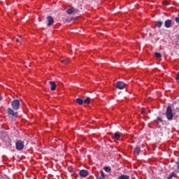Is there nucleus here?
I'll list each match as a JSON object with an SVG mask.
<instances>
[{
  "label": "nucleus",
  "mask_w": 179,
  "mask_h": 179,
  "mask_svg": "<svg viewBox=\"0 0 179 179\" xmlns=\"http://www.w3.org/2000/svg\"><path fill=\"white\" fill-rule=\"evenodd\" d=\"M166 117L168 121H173V117H174V114H173V109L171 106H168L166 111Z\"/></svg>",
  "instance_id": "f257e3e1"
},
{
  "label": "nucleus",
  "mask_w": 179,
  "mask_h": 179,
  "mask_svg": "<svg viewBox=\"0 0 179 179\" xmlns=\"http://www.w3.org/2000/svg\"><path fill=\"white\" fill-rule=\"evenodd\" d=\"M11 107L13 110H19V108H20V102L19 101V100L15 99L11 101Z\"/></svg>",
  "instance_id": "f03ea898"
},
{
  "label": "nucleus",
  "mask_w": 179,
  "mask_h": 179,
  "mask_svg": "<svg viewBox=\"0 0 179 179\" xmlns=\"http://www.w3.org/2000/svg\"><path fill=\"white\" fill-rule=\"evenodd\" d=\"M15 148L17 150H22L24 148V142L22 140H18L15 143Z\"/></svg>",
  "instance_id": "7ed1b4c3"
},
{
  "label": "nucleus",
  "mask_w": 179,
  "mask_h": 179,
  "mask_svg": "<svg viewBox=\"0 0 179 179\" xmlns=\"http://www.w3.org/2000/svg\"><path fill=\"white\" fill-rule=\"evenodd\" d=\"M7 111L10 118H16L17 117V112H15L12 108H8Z\"/></svg>",
  "instance_id": "20e7f679"
},
{
  "label": "nucleus",
  "mask_w": 179,
  "mask_h": 179,
  "mask_svg": "<svg viewBox=\"0 0 179 179\" xmlns=\"http://www.w3.org/2000/svg\"><path fill=\"white\" fill-rule=\"evenodd\" d=\"M116 87L120 90H122L125 87V83L122 81H118L116 83Z\"/></svg>",
  "instance_id": "39448f33"
},
{
  "label": "nucleus",
  "mask_w": 179,
  "mask_h": 179,
  "mask_svg": "<svg viewBox=\"0 0 179 179\" xmlns=\"http://www.w3.org/2000/svg\"><path fill=\"white\" fill-rule=\"evenodd\" d=\"M164 26L166 29H170L173 26V20H166L164 22Z\"/></svg>",
  "instance_id": "423d86ee"
},
{
  "label": "nucleus",
  "mask_w": 179,
  "mask_h": 179,
  "mask_svg": "<svg viewBox=\"0 0 179 179\" xmlns=\"http://www.w3.org/2000/svg\"><path fill=\"white\" fill-rule=\"evenodd\" d=\"M79 175L80 176V177H83V178L87 177L89 176V171H87V170L83 169L80 171Z\"/></svg>",
  "instance_id": "0eeeda50"
},
{
  "label": "nucleus",
  "mask_w": 179,
  "mask_h": 179,
  "mask_svg": "<svg viewBox=\"0 0 179 179\" xmlns=\"http://www.w3.org/2000/svg\"><path fill=\"white\" fill-rule=\"evenodd\" d=\"M47 26H52L54 24V18L51 15L47 17Z\"/></svg>",
  "instance_id": "6e6552de"
},
{
  "label": "nucleus",
  "mask_w": 179,
  "mask_h": 179,
  "mask_svg": "<svg viewBox=\"0 0 179 179\" xmlns=\"http://www.w3.org/2000/svg\"><path fill=\"white\" fill-rule=\"evenodd\" d=\"M49 83L50 85V90L54 91L57 89V85H55L54 81H50Z\"/></svg>",
  "instance_id": "1a4fd4ad"
},
{
  "label": "nucleus",
  "mask_w": 179,
  "mask_h": 179,
  "mask_svg": "<svg viewBox=\"0 0 179 179\" xmlns=\"http://www.w3.org/2000/svg\"><path fill=\"white\" fill-rule=\"evenodd\" d=\"M156 27H158V29H160L163 26V21H156L155 22Z\"/></svg>",
  "instance_id": "9d476101"
},
{
  "label": "nucleus",
  "mask_w": 179,
  "mask_h": 179,
  "mask_svg": "<svg viewBox=\"0 0 179 179\" xmlns=\"http://www.w3.org/2000/svg\"><path fill=\"white\" fill-rule=\"evenodd\" d=\"M66 13H68V15H72V13H75V8H69Z\"/></svg>",
  "instance_id": "9b49d317"
},
{
  "label": "nucleus",
  "mask_w": 179,
  "mask_h": 179,
  "mask_svg": "<svg viewBox=\"0 0 179 179\" xmlns=\"http://www.w3.org/2000/svg\"><path fill=\"white\" fill-rule=\"evenodd\" d=\"M139 153H141V148L139 147H136L134 148V154L135 155H139Z\"/></svg>",
  "instance_id": "f8f14e48"
},
{
  "label": "nucleus",
  "mask_w": 179,
  "mask_h": 179,
  "mask_svg": "<svg viewBox=\"0 0 179 179\" xmlns=\"http://www.w3.org/2000/svg\"><path fill=\"white\" fill-rule=\"evenodd\" d=\"M117 179H129V176L128 175H122L117 178Z\"/></svg>",
  "instance_id": "ddd939ff"
},
{
  "label": "nucleus",
  "mask_w": 179,
  "mask_h": 179,
  "mask_svg": "<svg viewBox=\"0 0 179 179\" xmlns=\"http://www.w3.org/2000/svg\"><path fill=\"white\" fill-rule=\"evenodd\" d=\"M76 102L78 103V104H80V106H82V104H83L84 101L83 99H80V98H78L76 99Z\"/></svg>",
  "instance_id": "4468645a"
},
{
  "label": "nucleus",
  "mask_w": 179,
  "mask_h": 179,
  "mask_svg": "<svg viewBox=\"0 0 179 179\" xmlns=\"http://www.w3.org/2000/svg\"><path fill=\"white\" fill-rule=\"evenodd\" d=\"M114 138L116 141H120V134L118 133H115L114 134Z\"/></svg>",
  "instance_id": "2eb2a0df"
},
{
  "label": "nucleus",
  "mask_w": 179,
  "mask_h": 179,
  "mask_svg": "<svg viewBox=\"0 0 179 179\" xmlns=\"http://www.w3.org/2000/svg\"><path fill=\"white\" fill-rule=\"evenodd\" d=\"M104 170L106 173H111V168L110 166H106Z\"/></svg>",
  "instance_id": "dca6fc26"
},
{
  "label": "nucleus",
  "mask_w": 179,
  "mask_h": 179,
  "mask_svg": "<svg viewBox=\"0 0 179 179\" xmlns=\"http://www.w3.org/2000/svg\"><path fill=\"white\" fill-rule=\"evenodd\" d=\"M84 103L86 104H90V97H87L85 100H84Z\"/></svg>",
  "instance_id": "f3484780"
},
{
  "label": "nucleus",
  "mask_w": 179,
  "mask_h": 179,
  "mask_svg": "<svg viewBox=\"0 0 179 179\" xmlns=\"http://www.w3.org/2000/svg\"><path fill=\"white\" fill-rule=\"evenodd\" d=\"M100 174H101V178H106V175L104 174V171H103V170L100 171Z\"/></svg>",
  "instance_id": "a211bd4d"
},
{
  "label": "nucleus",
  "mask_w": 179,
  "mask_h": 179,
  "mask_svg": "<svg viewBox=\"0 0 179 179\" xmlns=\"http://www.w3.org/2000/svg\"><path fill=\"white\" fill-rule=\"evenodd\" d=\"M155 55L156 58H162V54H160L159 52H155Z\"/></svg>",
  "instance_id": "6ab92c4d"
},
{
  "label": "nucleus",
  "mask_w": 179,
  "mask_h": 179,
  "mask_svg": "<svg viewBox=\"0 0 179 179\" xmlns=\"http://www.w3.org/2000/svg\"><path fill=\"white\" fill-rule=\"evenodd\" d=\"M15 41H16L17 43H22L23 40H22V39L20 38H16V39H15Z\"/></svg>",
  "instance_id": "aec40b11"
},
{
  "label": "nucleus",
  "mask_w": 179,
  "mask_h": 179,
  "mask_svg": "<svg viewBox=\"0 0 179 179\" xmlns=\"http://www.w3.org/2000/svg\"><path fill=\"white\" fill-rule=\"evenodd\" d=\"M174 177V173H172L171 175L168 176V179H171Z\"/></svg>",
  "instance_id": "412c9836"
},
{
  "label": "nucleus",
  "mask_w": 179,
  "mask_h": 179,
  "mask_svg": "<svg viewBox=\"0 0 179 179\" xmlns=\"http://www.w3.org/2000/svg\"><path fill=\"white\" fill-rule=\"evenodd\" d=\"M68 62H69L68 60H62V63L64 64V65H66V64H68Z\"/></svg>",
  "instance_id": "4be33fe9"
},
{
  "label": "nucleus",
  "mask_w": 179,
  "mask_h": 179,
  "mask_svg": "<svg viewBox=\"0 0 179 179\" xmlns=\"http://www.w3.org/2000/svg\"><path fill=\"white\" fill-rule=\"evenodd\" d=\"M157 120L158 121H159L160 122H163V119H162V117H157Z\"/></svg>",
  "instance_id": "5701e85b"
},
{
  "label": "nucleus",
  "mask_w": 179,
  "mask_h": 179,
  "mask_svg": "<svg viewBox=\"0 0 179 179\" xmlns=\"http://www.w3.org/2000/svg\"><path fill=\"white\" fill-rule=\"evenodd\" d=\"M175 20H176V23H179V17H176Z\"/></svg>",
  "instance_id": "b1692460"
},
{
  "label": "nucleus",
  "mask_w": 179,
  "mask_h": 179,
  "mask_svg": "<svg viewBox=\"0 0 179 179\" xmlns=\"http://www.w3.org/2000/svg\"><path fill=\"white\" fill-rule=\"evenodd\" d=\"M96 179H106V178L99 177V178H96Z\"/></svg>",
  "instance_id": "393cba45"
},
{
  "label": "nucleus",
  "mask_w": 179,
  "mask_h": 179,
  "mask_svg": "<svg viewBox=\"0 0 179 179\" xmlns=\"http://www.w3.org/2000/svg\"><path fill=\"white\" fill-rule=\"evenodd\" d=\"M141 114H145V110H141Z\"/></svg>",
  "instance_id": "a878e982"
},
{
  "label": "nucleus",
  "mask_w": 179,
  "mask_h": 179,
  "mask_svg": "<svg viewBox=\"0 0 179 179\" xmlns=\"http://www.w3.org/2000/svg\"><path fill=\"white\" fill-rule=\"evenodd\" d=\"M165 5H169V3H167V2H165Z\"/></svg>",
  "instance_id": "bb28decb"
},
{
  "label": "nucleus",
  "mask_w": 179,
  "mask_h": 179,
  "mask_svg": "<svg viewBox=\"0 0 179 179\" xmlns=\"http://www.w3.org/2000/svg\"><path fill=\"white\" fill-rule=\"evenodd\" d=\"M0 100H1V98H0Z\"/></svg>",
  "instance_id": "cd10ccee"
}]
</instances>
